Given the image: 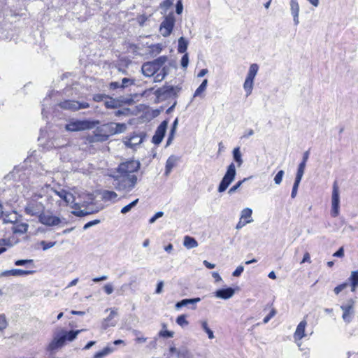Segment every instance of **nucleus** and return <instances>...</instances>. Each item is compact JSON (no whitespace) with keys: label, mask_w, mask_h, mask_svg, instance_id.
Listing matches in <instances>:
<instances>
[{"label":"nucleus","mask_w":358,"mask_h":358,"mask_svg":"<svg viewBox=\"0 0 358 358\" xmlns=\"http://www.w3.org/2000/svg\"><path fill=\"white\" fill-rule=\"evenodd\" d=\"M84 329L66 331L64 329H57L55 334L52 341L48 347V350L52 352L63 347L66 341H74L77 336Z\"/></svg>","instance_id":"1"},{"label":"nucleus","mask_w":358,"mask_h":358,"mask_svg":"<svg viewBox=\"0 0 358 358\" xmlns=\"http://www.w3.org/2000/svg\"><path fill=\"white\" fill-rule=\"evenodd\" d=\"M43 191V187L38 192L34 193L31 199L27 201L24 208L26 214L31 216H38L42 215L45 210L44 201H48L45 198L46 194Z\"/></svg>","instance_id":"2"},{"label":"nucleus","mask_w":358,"mask_h":358,"mask_svg":"<svg viewBox=\"0 0 358 358\" xmlns=\"http://www.w3.org/2000/svg\"><path fill=\"white\" fill-rule=\"evenodd\" d=\"M113 185L119 191L130 192L136 186L138 178L136 174L119 173L116 171L113 175Z\"/></svg>","instance_id":"3"},{"label":"nucleus","mask_w":358,"mask_h":358,"mask_svg":"<svg viewBox=\"0 0 358 358\" xmlns=\"http://www.w3.org/2000/svg\"><path fill=\"white\" fill-rule=\"evenodd\" d=\"M43 192H45V198L51 204H52V201H55L59 203V205H61L60 201H62L67 206L73 203L75 201L73 194L64 189L56 190L50 185H45L43 187Z\"/></svg>","instance_id":"4"},{"label":"nucleus","mask_w":358,"mask_h":358,"mask_svg":"<svg viewBox=\"0 0 358 358\" xmlns=\"http://www.w3.org/2000/svg\"><path fill=\"white\" fill-rule=\"evenodd\" d=\"M236 175V166L234 163H231L227 166V171L218 186L217 191L220 193L224 192L230 185V184L234 180Z\"/></svg>","instance_id":"5"},{"label":"nucleus","mask_w":358,"mask_h":358,"mask_svg":"<svg viewBox=\"0 0 358 358\" xmlns=\"http://www.w3.org/2000/svg\"><path fill=\"white\" fill-rule=\"evenodd\" d=\"M97 124H99V121L74 120L68 123L65 128L69 131H78L92 129Z\"/></svg>","instance_id":"6"},{"label":"nucleus","mask_w":358,"mask_h":358,"mask_svg":"<svg viewBox=\"0 0 358 358\" xmlns=\"http://www.w3.org/2000/svg\"><path fill=\"white\" fill-rule=\"evenodd\" d=\"M175 22L176 19L173 13H169L164 17V20L161 23L159 28V31L163 36L167 37L171 34L174 27Z\"/></svg>","instance_id":"7"},{"label":"nucleus","mask_w":358,"mask_h":358,"mask_svg":"<svg viewBox=\"0 0 358 358\" xmlns=\"http://www.w3.org/2000/svg\"><path fill=\"white\" fill-rule=\"evenodd\" d=\"M340 208V194L339 188L337 182L335 181L333 184L332 187V195H331V215L334 217H337L339 215Z\"/></svg>","instance_id":"8"},{"label":"nucleus","mask_w":358,"mask_h":358,"mask_svg":"<svg viewBox=\"0 0 358 358\" xmlns=\"http://www.w3.org/2000/svg\"><path fill=\"white\" fill-rule=\"evenodd\" d=\"M141 164L138 161L129 160L125 162L121 163L117 169L119 173L136 174L139 170Z\"/></svg>","instance_id":"9"},{"label":"nucleus","mask_w":358,"mask_h":358,"mask_svg":"<svg viewBox=\"0 0 358 358\" xmlns=\"http://www.w3.org/2000/svg\"><path fill=\"white\" fill-rule=\"evenodd\" d=\"M59 105L63 109L72 111L87 108L90 107L89 103L85 101H78L75 100H65L60 102Z\"/></svg>","instance_id":"10"},{"label":"nucleus","mask_w":358,"mask_h":358,"mask_svg":"<svg viewBox=\"0 0 358 358\" xmlns=\"http://www.w3.org/2000/svg\"><path fill=\"white\" fill-rule=\"evenodd\" d=\"M354 306L355 301L349 299L345 304L341 306V309L343 312L342 318L347 323H350L352 321L354 315Z\"/></svg>","instance_id":"11"},{"label":"nucleus","mask_w":358,"mask_h":358,"mask_svg":"<svg viewBox=\"0 0 358 358\" xmlns=\"http://www.w3.org/2000/svg\"><path fill=\"white\" fill-rule=\"evenodd\" d=\"M168 126V121H163L157 128L155 135L152 137V143L158 145L159 144L165 135Z\"/></svg>","instance_id":"12"},{"label":"nucleus","mask_w":358,"mask_h":358,"mask_svg":"<svg viewBox=\"0 0 358 358\" xmlns=\"http://www.w3.org/2000/svg\"><path fill=\"white\" fill-rule=\"evenodd\" d=\"M39 221L43 224L47 226H57L61 222V220L59 217L44 213L39 215Z\"/></svg>","instance_id":"13"},{"label":"nucleus","mask_w":358,"mask_h":358,"mask_svg":"<svg viewBox=\"0 0 358 358\" xmlns=\"http://www.w3.org/2000/svg\"><path fill=\"white\" fill-rule=\"evenodd\" d=\"M180 88L178 87L173 86H164L163 87L159 88L156 93L158 96H176Z\"/></svg>","instance_id":"14"},{"label":"nucleus","mask_w":358,"mask_h":358,"mask_svg":"<svg viewBox=\"0 0 358 358\" xmlns=\"http://www.w3.org/2000/svg\"><path fill=\"white\" fill-rule=\"evenodd\" d=\"M101 126L97 127L94 131L92 135H90L87 137V140L90 143L94 142H103L106 141L108 138V134L105 132L101 131Z\"/></svg>","instance_id":"15"},{"label":"nucleus","mask_w":358,"mask_h":358,"mask_svg":"<svg viewBox=\"0 0 358 358\" xmlns=\"http://www.w3.org/2000/svg\"><path fill=\"white\" fill-rule=\"evenodd\" d=\"M35 271L34 270H24L20 268H15L3 271L0 276H24L33 274Z\"/></svg>","instance_id":"16"},{"label":"nucleus","mask_w":358,"mask_h":358,"mask_svg":"<svg viewBox=\"0 0 358 358\" xmlns=\"http://www.w3.org/2000/svg\"><path fill=\"white\" fill-rule=\"evenodd\" d=\"M289 6H290V12L293 17L294 24L295 25H298L299 24V10H300L299 4L297 0H290Z\"/></svg>","instance_id":"17"},{"label":"nucleus","mask_w":358,"mask_h":358,"mask_svg":"<svg viewBox=\"0 0 358 358\" xmlns=\"http://www.w3.org/2000/svg\"><path fill=\"white\" fill-rule=\"evenodd\" d=\"M307 325L306 320L304 318L297 325L296 331L294 334V338L296 341L301 340L303 338L306 336L305 333V329Z\"/></svg>","instance_id":"18"},{"label":"nucleus","mask_w":358,"mask_h":358,"mask_svg":"<svg viewBox=\"0 0 358 358\" xmlns=\"http://www.w3.org/2000/svg\"><path fill=\"white\" fill-rule=\"evenodd\" d=\"M143 141V138L141 135L134 134L129 138L126 137L124 140V143L127 147L134 148L135 146L141 144Z\"/></svg>","instance_id":"19"},{"label":"nucleus","mask_w":358,"mask_h":358,"mask_svg":"<svg viewBox=\"0 0 358 358\" xmlns=\"http://www.w3.org/2000/svg\"><path fill=\"white\" fill-rule=\"evenodd\" d=\"M179 160V157L176 155H171L166 162L165 173L164 174L168 176L172 171L173 167L176 166L177 162Z\"/></svg>","instance_id":"20"},{"label":"nucleus","mask_w":358,"mask_h":358,"mask_svg":"<svg viewBox=\"0 0 358 358\" xmlns=\"http://www.w3.org/2000/svg\"><path fill=\"white\" fill-rule=\"evenodd\" d=\"M234 289L229 287L217 290L215 293V295L216 297L220 299H228L234 296Z\"/></svg>","instance_id":"21"},{"label":"nucleus","mask_w":358,"mask_h":358,"mask_svg":"<svg viewBox=\"0 0 358 358\" xmlns=\"http://www.w3.org/2000/svg\"><path fill=\"white\" fill-rule=\"evenodd\" d=\"M153 65L154 64H152L151 62L143 64L141 70L144 76L150 77L154 76L158 71Z\"/></svg>","instance_id":"22"},{"label":"nucleus","mask_w":358,"mask_h":358,"mask_svg":"<svg viewBox=\"0 0 358 358\" xmlns=\"http://www.w3.org/2000/svg\"><path fill=\"white\" fill-rule=\"evenodd\" d=\"M117 315L116 310H111L109 315L103 322L102 326L104 329H107L109 327H114L116 324L115 322H113V319Z\"/></svg>","instance_id":"23"},{"label":"nucleus","mask_w":358,"mask_h":358,"mask_svg":"<svg viewBox=\"0 0 358 358\" xmlns=\"http://www.w3.org/2000/svg\"><path fill=\"white\" fill-rule=\"evenodd\" d=\"M308 157H309V151H306L303 153V160L299 165V167L297 169V173H296V176L301 177V178L303 177L304 171H305V168H306V162L308 159Z\"/></svg>","instance_id":"24"},{"label":"nucleus","mask_w":358,"mask_h":358,"mask_svg":"<svg viewBox=\"0 0 358 358\" xmlns=\"http://www.w3.org/2000/svg\"><path fill=\"white\" fill-rule=\"evenodd\" d=\"M348 282L351 286V291L355 292L358 287V271H353L350 273V276L348 278Z\"/></svg>","instance_id":"25"},{"label":"nucleus","mask_w":358,"mask_h":358,"mask_svg":"<svg viewBox=\"0 0 358 358\" xmlns=\"http://www.w3.org/2000/svg\"><path fill=\"white\" fill-rule=\"evenodd\" d=\"M115 126V122L104 124L101 126V131L105 132L106 134H108V138L110 136L116 134Z\"/></svg>","instance_id":"26"},{"label":"nucleus","mask_w":358,"mask_h":358,"mask_svg":"<svg viewBox=\"0 0 358 358\" xmlns=\"http://www.w3.org/2000/svg\"><path fill=\"white\" fill-rule=\"evenodd\" d=\"M201 301L200 298H194V299H182V301L176 303L175 307L176 310H179L180 308L183 306H186L189 304H196V303Z\"/></svg>","instance_id":"27"},{"label":"nucleus","mask_w":358,"mask_h":358,"mask_svg":"<svg viewBox=\"0 0 358 358\" xmlns=\"http://www.w3.org/2000/svg\"><path fill=\"white\" fill-rule=\"evenodd\" d=\"M168 71L169 68L166 66H164L162 69H159V71L154 75V82L157 83L163 80L168 74Z\"/></svg>","instance_id":"28"},{"label":"nucleus","mask_w":358,"mask_h":358,"mask_svg":"<svg viewBox=\"0 0 358 358\" xmlns=\"http://www.w3.org/2000/svg\"><path fill=\"white\" fill-rule=\"evenodd\" d=\"M183 245L187 249H192L196 248L198 246V243L195 238L189 236H186L184 238Z\"/></svg>","instance_id":"29"},{"label":"nucleus","mask_w":358,"mask_h":358,"mask_svg":"<svg viewBox=\"0 0 358 358\" xmlns=\"http://www.w3.org/2000/svg\"><path fill=\"white\" fill-rule=\"evenodd\" d=\"M114 351V348L110 346H106L103 350L94 354V358H103Z\"/></svg>","instance_id":"30"},{"label":"nucleus","mask_w":358,"mask_h":358,"mask_svg":"<svg viewBox=\"0 0 358 358\" xmlns=\"http://www.w3.org/2000/svg\"><path fill=\"white\" fill-rule=\"evenodd\" d=\"M167 57L166 56H162L156 59L151 62L153 66L157 69V70L159 71V69H162V67H164V64L167 62Z\"/></svg>","instance_id":"31"},{"label":"nucleus","mask_w":358,"mask_h":358,"mask_svg":"<svg viewBox=\"0 0 358 358\" xmlns=\"http://www.w3.org/2000/svg\"><path fill=\"white\" fill-rule=\"evenodd\" d=\"M259 66L257 64H252L250 66L249 71L248 72L246 78L254 80L258 72Z\"/></svg>","instance_id":"32"},{"label":"nucleus","mask_w":358,"mask_h":358,"mask_svg":"<svg viewBox=\"0 0 358 358\" xmlns=\"http://www.w3.org/2000/svg\"><path fill=\"white\" fill-rule=\"evenodd\" d=\"M178 125V119L176 118V120H174V122L173 123L172 128L170 131L169 138H168L167 142H166V145H169L172 143V141L174 138L175 133H176V128H177Z\"/></svg>","instance_id":"33"},{"label":"nucleus","mask_w":358,"mask_h":358,"mask_svg":"<svg viewBox=\"0 0 358 358\" xmlns=\"http://www.w3.org/2000/svg\"><path fill=\"white\" fill-rule=\"evenodd\" d=\"M233 157L236 162L238 164V167H240L243 161L242 159V155L240 151V148H235L233 150Z\"/></svg>","instance_id":"34"},{"label":"nucleus","mask_w":358,"mask_h":358,"mask_svg":"<svg viewBox=\"0 0 358 358\" xmlns=\"http://www.w3.org/2000/svg\"><path fill=\"white\" fill-rule=\"evenodd\" d=\"M15 266H26L27 267H30L31 268V270H33V268H34V260L33 259H19V260H16L15 262Z\"/></svg>","instance_id":"35"},{"label":"nucleus","mask_w":358,"mask_h":358,"mask_svg":"<svg viewBox=\"0 0 358 358\" xmlns=\"http://www.w3.org/2000/svg\"><path fill=\"white\" fill-rule=\"evenodd\" d=\"M253 85H254V80L245 78L244 84H243V88L245 91L246 92V96H249L252 91L253 89Z\"/></svg>","instance_id":"36"},{"label":"nucleus","mask_w":358,"mask_h":358,"mask_svg":"<svg viewBox=\"0 0 358 358\" xmlns=\"http://www.w3.org/2000/svg\"><path fill=\"white\" fill-rule=\"evenodd\" d=\"M187 45L188 42L183 37H180L178 39V52L185 53L187 49Z\"/></svg>","instance_id":"37"},{"label":"nucleus","mask_w":358,"mask_h":358,"mask_svg":"<svg viewBox=\"0 0 358 358\" xmlns=\"http://www.w3.org/2000/svg\"><path fill=\"white\" fill-rule=\"evenodd\" d=\"M203 330L208 334L209 339H213L215 338L213 331L208 327V322L206 320L200 322Z\"/></svg>","instance_id":"38"},{"label":"nucleus","mask_w":358,"mask_h":358,"mask_svg":"<svg viewBox=\"0 0 358 358\" xmlns=\"http://www.w3.org/2000/svg\"><path fill=\"white\" fill-rule=\"evenodd\" d=\"M117 197V194L113 191H104L102 194V198L105 201H113Z\"/></svg>","instance_id":"39"},{"label":"nucleus","mask_w":358,"mask_h":358,"mask_svg":"<svg viewBox=\"0 0 358 358\" xmlns=\"http://www.w3.org/2000/svg\"><path fill=\"white\" fill-rule=\"evenodd\" d=\"M28 224L26 223H21L15 225L13 227V232L15 234H24L27 231Z\"/></svg>","instance_id":"40"},{"label":"nucleus","mask_w":358,"mask_h":358,"mask_svg":"<svg viewBox=\"0 0 358 358\" xmlns=\"http://www.w3.org/2000/svg\"><path fill=\"white\" fill-rule=\"evenodd\" d=\"M252 210L250 208H245L243 210H242L241 213V220H244V221L247 220H252Z\"/></svg>","instance_id":"41"},{"label":"nucleus","mask_w":358,"mask_h":358,"mask_svg":"<svg viewBox=\"0 0 358 358\" xmlns=\"http://www.w3.org/2000/svg\"><path fill=\"white\" fill-rule=\"evenodd\" d=\"M207 85H208V80L204 79L203 80V82L201 83V84L199 85V87L196 90V91L194 94V96H200L201 94V93H203L206 90Z\"/></svg>","instance_id":"42"},{"label":"nucleus","mask_w":358,"mask_h":358,"mask_svg":"<svg viewBox=\"0 0 358 358\" xmlns=\"http://www.w3.org/2000/svg\"><path fill=\"white\" fill-rule=\"evenodd\" d=\"M138 203V199H136V200L133 201L132 202H131L128 205L124 206L121 209V213L126 214V213H129V211H131V210L133 208H134L137 205Z\"/></svg>","instance_id":"43"},{"label":"nucleus","mask_w":358,"mask_h":358,"mask_svg":"<svg viewBox=\"0 0 358 358\" xmlns=\"http://www.w3.org/2000/svg\"><path fill=\"white\" fill-rule=\"evenodd\" d=\"M301 179H302L301 177L296 176L295 180H294V185H293V187H292V194H291L292 198H294L296 196L297 189H298V187H299V184L301 182Z\"/></svg>","instance_id":"44"},{"label":"nucleus","mask_w":358,"mask_h":358,"mask_svg":"<svg viewBox=\"0 0 358 358\" xmlns=\"http://www.w3.org/2000/svg\"><path fill=\"white\" fill-rule=\"evenodd\" d=\"M73 208H75V210L72 211V213L78 217H83V216H85L90 213V212H87V211L79 210L78 204H77V203H75L74 206H73Z\"/></svg>","instance_id":"45"},{"label":"nucleus","mask_w":358,"mask_h":358,"mask_svg":"<svg viewBox=\"0 0 358 358\" xmlns=\"http://www.w3.org/2000/svg\"><path fill=\"white\" fill-rule=\"evenodd\" d=\"M248 180V178H244L243 180H240L238 181L235 185H234L233 187H231L229 191H228V194H233L235 192L237 191V189L242 185V184L245 182L246 180Z\"/></svg>","instance_id":"46"},{"label":"nucleus","mask_w":358,"mask_h":358,"mask_svg":"<svg viewBox=\"0 0 358 358\" xmlns=\"http://www.w3.org/2000/svg\"><path fill=\"white\" fill-rule=\"evenodd\" d=\"M115 129L116 134L124 133L127 130V124L124 123H115Z\"/></svg>","instance_id":"47"},{"label":"nucleus","mask_w":358,"mask_h":358,"mask_svg":"<svg viewBox=\"0 0 358 358\" xmlns=\"http://www.w3.org/2000/svg\"><path fill=\"white\" fill-rule=\"evenodd\" d=\"M176 322L181 327L187 326L188 324V322L186 320V316L185 315L178 316L176 319Z\"/></svg>","instance_id":"48"},{"label":"nucleus","mask_w":358,"mask_h":358,"mask_svg":"<svg viewBox=\"0 0 358 358\" xmlns=\"http://www.w3.org/2000/svg\"><path fill=\"white\" fill-rule=\"evenodd\" d=\"M56 244V242H46L45 241H42L40 243V245L42 246V248L43 250H47L53 246H55Z\"/></svg>","instance_id":"49"},{"label":"nucleus","mask_w":358,"mask_h":358,"mask_svg":"<svg viewBox=\"0 0 358 358\" xmlns=\"http://www.w3.org/2000/svg\"><path fill=\"white\" fill-rule=\"evenodd\" d=\"M285 174V172L284 171L282 170H280L278 172V173L275 175V178H274V182L276 184V185H280L281 182H282V177Z\"/></svg>","instance_id":"50"},{"label":"nucleus","mask_w":358,"mask_h":358,"mask_svg":"<svg viewBox=\"0 0 358 358\" xmlns=\"http://www.w3.org/2000/svg\"><path fill=\"white\" fill-rule=\"evenodd\" d=\"M253 222V220H247L245 221H243L242 220L240 219L239 222L237 223L236 226V229H242L245 224H249V223H251Z\"/></svg>","instance_id":"51"},{"label":"nucleus","mask_w":358,"mask_h":358,"mask_svg":"<svg viewBox=\"0 0 358 358\" xmlns=\"http://www.w3.org/2000/svg\"><path fill=\"white\" fill-rule=\"evenodd\" d=\"M133 83H134V81L132 80L127 78H124L122 80L121 87L124 88L129 85H132Z\"/></svg>","instance_id":"52"},{"label":"nucleus","mask_w":358,"mask_h":358,"mask_svg":"<svg viewBox=\"0 0 358 358\" xmlns=\"http://www.w3.org/2000/svg\"><path fill=\"white\" fill-rule=\"evenodd\" d=\"M348 286L347 282H344L343 284L339 285L338 286L336 287L334 289L336 294H338L341 291L345 289Z\"/></svg>","instance_id":"53"},{"label":"nucleus","mask_w":358,"mask_h":358,"mask_svg":"<svg viewBox=\"0 0 358 358\" xmlns=\"http://www.w3.org/2000/svg\"><path fill=\"white\" fill-rule=\"evenodd\" d=\"M164 213L162 211L156 213L155 215L149 220V223L153 224L158 218L162 217Z\"/></svg>","instance_id":"54"},{"label":"nucleus","mask_w":358,"mask_h":358,"mask_svg":"<svg viewBox=\"0 0 358 358\" xmlns=\"http://www.w3.org/2000/svg\"><path fill=\"white\" fill-rule=\"evenodd\" d=\"M103 289L107 294H111L113 292V286L110 283H108L103 286Z\"/></svg>","instance_id":"55"},{"label":"nucleus","mask_w":358,"mask_h":358,"mask_svg":"<svg viewBox=\"0 0 358 358\" xmlns=\"http://www.w3.org/2000/svg\"><path fill=\"white\" fill-rule=\"evenodd\" d=\"M7 326V321L5 315H0V330L4 329Z\"/></svg>","instance_id":"56"},{"label":"nucleus","mask_w":358,"mask_h":358,"mask_svg":"<svg viewBox=\"0 0 358 358\" xmlns=\"http://www.w3.org/2000/svg\"><path fill=\"white\" fill-rule=\"evenodd\" d=\"M189 64V57L187 53H185L181 59V66L186 68Z\"/></svg>","instance_id":"57"},{"label":"nucleus","mask_w":358,"mask_h":358,"mask_svg":"<svg viewBox=\"0 0 358 358\" xmlns=\"http://www.w3.org/2000/svg\"><path fill=\"white\" fill-rule=\"evenodd\" d=\"M183 10V6L182 3V0H178L176 6V12L177 14L180 15L182 13Z\"/></svg>","instance_id":"58"},{"label":"nucleus","mask_w":358,"mask_h":358,"mask_svg":"<svg viewBox=\"0 0 358 358\" xmlns=\"http://www.w3.org/2000/svg\"><path fill=\"white\" fill-rule=\"evenodd\" d=\"M244 271V267L243 266H238L236 270L233 272L232 275L234 277H238L241 275V273Z\"/></svg>","instance_id":"59"},{"label":"nucleus","mask_w":358,"mask_h":358,"mask_svg":"<svg viewBox=\"0 0 358 358\" xmlns=\"http://www.w3.org/2000/svg\"><path fill=\"white\" fill-rule=\"evenodd\" d=\"M276 312L274 309H272L270 312V313L264 317L263 322L264 324H266L275 315Z\"/></svg>","instance_id":"60"},{"label":"nucleus","mask_w":358,"mask_h":358,"mask_svg":"<svg viewBox=\"0 0 358 358\" xmlns=\"http://www.w3.org/2000/svg\"><path fill=\"white\" fill-rule=\"evenodd\" d=\"M99 222H100V220H94L93 221H90V222L86 223L84 225L83 229H88V228H90V227H92V226H94L95 224H99Z\"/></svg>","instance_id":"61"},{"label":"nucleus","mask_w":358,"mask_h":358,"mask_svg":"<svg viewBox=\"0 0 358 358\" xmlns=\"http://www.w3.org/2000/svg\"><path fill=\"white\" fill-rule=\"evenodd\" d=\"M159 334L161 336L166 338H172L173 336V332L166 330L160 331Z\"/></svg>","instance_id":"62"},{"label":"nucleus","mask_w":358,"mask_h":358,"mask_svg":"<svg viewBox=\"0 0 358 358\" xmlns=\"http://www.w3.org/2000/svg\"><path fill=\"white\" fill-rule=\"evenodd\" d=\"M254 134V131L252 129H249L245 131L243 135L242 136V138H248Z\"/></svg>","instance_id":"63"},{"label":"nucleus","mask_w":358,"mask_h":358,"mask_svg":"<svg viewBox=\"0 0 358 358\" xmlns=\"http://www.w3.org/2000/svg\"><path fill=\"white\" fill-rule=\"evenodd\" d=\"M147 20H148L147 16H145L144 15H140L137 18V20L141 26H143L144 24V23L147 21Z\"/></svg>","instance_id":"64"}]
</instances>
